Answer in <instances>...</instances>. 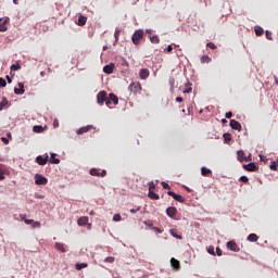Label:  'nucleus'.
Wrapping results in <instances>:
<instances>
[{"instance_id": "obj_1", "label": "nucleus", "mask_w": 278, "mask_h": 278, "mask_svg": "<svg viewBox=\"0 0 278 278\" xmlns=\"http://www.w3.org/2000/svg\"><path fill=\"white\" fill-rule=\"evenodd\" d=\"M110 97V94H108V91L102 90L99 91L97 94V103L98 105H103L105 103V105H108V98Z\"/></svg>"}, {"instance_id": "obj_2", "label": "nucleus", "mask_w": 278, "mask_h": 278, "mask_svg": "<svg viewBox=\"0 0 278 278\" xmlns=\"http://www.w3.org/2000/svg\"><path fill=\"white\" fill-rule=\"evenodd\" d=\"M142 38H144V30L138 29L134 33L131 37V41L135 45H140V41L142 40Z\"/></svg>"}, {"instance_id": "obj_3", "label": "nucleus", "mask_w": 278, "mask_h": 278, "mask_svg": "<svg viewBox=\"0 0 278 278\" xmlns=\"http://www.w3.org/2000/svg\"><path fill=\"white\" fill-rule=\"evenodd\" d=\"M106 105L112 109L114 105H118V97L114 93H109V98L106 100Z\"/></svg>"}, {"instance_id": "obj_4", "label": "nucleus", "mask_w": 278, "mask_h": 278, "mask_svg": "<svg viewBox=\"0 0 278 278\" xmlns=\"http://www.w3.org/2000/svg\"><path fill=\"white\" fill-rule=\"evenodd\" d=\"M35 184H36V186H47V184H49V179H47V177H45L40 174H36L35 175Z\"/></svg>"}, {"instance_id": "obj_5", "label": "nucleus", "mask_w": 278, "mask_h": 278, "mask_svg": "<svg viewBox=\"0 0 278 278\" xmlns=\"http://www.w3.org/2000/svg\"><path fill=\"white\" fill-rule=\"evenodd\" d=\"M36 164L39 166H46L47 162H49V154H46L43 157L42 155H38L35 160Z\"/></svg>"}, {"instance_id": "obj_6", "label": "nucleus", "mask_w": 278, "mask_h": 278, "mask_svg": "<svg viewBox=\"0 0 278 278\" xmlns=\"http://www.w3.org/2000/svg\"><path fill=\"white\" fill-rule=\"evenodd\" d=\"M128 90L136 94L137 92H140V90H142V85H140V83H131L128 87Z\"/></svg>"}, {"instance_id": "obj_7", "label": "nucleus", "mask_w": 278, "mask_h": 278, "mask_svg": "<svg viewBox=\"0 0 278 278\" xmlns=\"http://www.w3.org/2000/svg\"><path fill=\"white\" fill-rule=\"evenodd\" d=\"M227 249H229V251H233V253H240V247H238L236 241L227 242Z\"/></svg>"}, {"instance_id": "obj_8", "label": "nucleus", "mask_w": 278, "mask_h": 278, "mask_svg": "<svg viewBox=\"0 0 278 278\" xmlns=\"http://www.w3.org/2000/svg\"><path fill=\"white\" fill-rule=\"evenodd\" d=\"M8 23H10V17L0 18V31H8Z\"/></svg>"}, {"instance_id": "obj_9", "label": "nucleus", "mask_w": 278, "mask_h": 278, "mask_svg": "<svg viewBox=\"0 0 278 278\" xmlns=\"http://www.w3.org/2000/svg\"><path fill=\"white\" fill-rule=\"evenodd\" d=\"M90 175L92 177H105V175H108V172L106 170H102L100 173L98 168H91L90 169Z\"/></svg>"}, {"instance_id": "obj_10", "label": "nucleus", "mask_w": 278, "mask_h": 278, "mask_svg": "<svg viewBox=\"0 0 278 278\" xmlns=\"http://www.w3.org/2000/svg\"><path fill=\"white\" fill-rule=\"evenodd\" d=\"M167 194L168 197H173L175 201H178V203H185L186 201V199L182 195L177 194L173 191H168Z\"/></svg>"}, {"instance_id": "obj_11", "label": "nucleus", "mask_w": 278, "mask_h": 278, "mask_svg": "<svg viewBox=\"0 0 278 278\" xmlns=\"http://www.w3.org/2000/svg\"><path fill=\"white\" fill-rule=\"evenodd\" d=\"M230 127H231V129H235L236 131H242V125L240 124V122H238L236 119L230 121Z\"/></svg>"}, {"instance_id": "obj_12", "label": "nucleus", "mask_w": 278, "mask_h": 278, "mask_svg": "<svg viewBox=\"0 0 278 278\" xmlns=\"http://www.w3.org/2000/svg\"><path fill=\"white\" fill-rule=\"evenodd\" d=\"M115 66L116 65L114 63H110L109 65H105L103 67V73H105L106 75H112L114 73Z\"/></svg>"}, {"instance_id": "obj_13", "label": "nucleus", "mask_w": 278, "mask_h": 278, "mask_svg": "<svg viewBox=\"0 0 278 278\" xmlns=\"http://www.w3.org/2000/svg\"><path fill=\"white\" fill-rule=\"evenodd\" d=\"M170 264L174 270H181V263H179V261H177V258L173 257L170 260Z\"/></svg>"}, {"instance_id": "obj_14", "label": "nucleus", "mask_w": 278, "mask_h": 278, "mask_svg": "<svg viewBox=\"0 0 278 278\" xmlns=\"http://www.w3.org/2000/svg\"><path fill=\"white\" fill-rule=\"evenodd\" d=\"M91 129H92V125H87L85 127L77 129L76 134H78V136H81L83 134H88V131H90Z\"/></svg>"}, {"instance_id": "obj_15", "label": "nucleus", "mask_w": 278, "mask_h": 278, "mask_svg": "<svg viewBox=\"0 0 278 278\" xmlns=\"http://www.w3.org/2000/svg\"><path fill=\"white\" fill-rule=\"evenodd\" d=\"M18 88H14L15 94H25V85L23 83L17 84Z\"/></svg>"}, {"instance_id": "obj_16", "label": "nucleus", "mask_w": 278, "mask_h": 278, "mask_svg": "<svg viewBox=\"0 0 278 278\" xmlns=\"http://www.w3.org/2000/svg\"><path fill=\"white\" fill-rule=\"evenodd\" d=\"M166 214H167V216H169V218H173V216L177 215V207H175V206L167 207Z\"/></svg>"}, {"instance_id": "obj_17", "label": "nucleus", "mask_w": 278, "mask_h": 278, "mask_svg": "<svg viewBox=\"0 0 278 278\" xmlns=\"http://www.w3.org/2000/svg\"><path fill=\"white\" fill-rule=\"evenodd\" d=\"M243 168L250 173H255V170H257V165H255V163H249L248 165H243Z\"/></svg>"}, {"instance_id": "obj_18", "label": "nucleus", "mask_w": 278, "mask_h": 278, "mask_svg": "<svg viewBox=\"0 0 278 278\" xmlns=\"http://www.w3.org/2000/svg\"><path fill=\"white\" fill-rule=\"evenodd\" d=\"M149 75H150V72L147 68H141L139 72L140 79H148Z\"/></svg>"}, {"instance_id": "obj_19", "label": "nucleus", "mask_w": 278, "mask_h": 278, "mask_svg": "<svg viewBox=\"0 0 278 278\" xmlns=\"http://www.w3.org/2000/svg\"><path fill=\"white\" fill-rule=\"evenodd\" d=\"M86 23H88V17H86L84 15H79L77 25L79 27H84V25H86Z\"/></svg>"}, {"instance_id": "obj_20", "label": "nucleus", "mask_w": 278, "mask_h": 278, "mask_svg": "<svg viewBox=\"0 0 278 278\" xmlns=\"http://www.w3.org/2000/svg\"><path fill=\"white\" fill-rule=\"evenodd\" d=\"M8 174V168L3 165H0V181L5 179V175Z\"/></svg>"}, {"instance_id": "obj_21", "label": "nucleus", "mask_w": 278, "mask_h": 278, "mask_svg": "<svg viewBox=\"0 0 278 278\" xmlns=\"http://www.w3.org/2000/svg\"><path fill=\"white\" fill-rule=\"evenodd\" d=\"M77 224L79 225V227L88 225V216H83L78 218Z\"/></svg>"}, {"instance_id": "obj_22", "label": "nucleus", "mask_w": 278, "mask_h": 278, "mask_svg": "<svg viewBox=\"0 0 278 278\" xmlns=\"http://www.w3.org/2000/svg\"><path fill=\"white\" fill-rule=\"evenodd\" d=\"M49 162L50 164H60V159H58V154L51 153Z\"/></svg>"}, {"instance_id": "obj_23", "label": "nucleus", "mask_w": 278, "mask_h": 278, "mask_svg": "<svg viewBox=\"0 0 278 278\" xmlns=\"http://www.w3.org/2000/svg\"><path fill=\"white\" fill-rule=\"evenodd\" d=\"M201 175L203 177H210V175H212V169H208L207 167H202L201 168Z\"/></svg>"}, {"instance_id": "obj_24", "label": "nucleus", "mask_w": 278, "mask_h": 278, "mask_svg": "<svg viewBox=\"0 0 278 278\" xmlns=\"http://www.w3.org/2000/svg\"><path fill=\"white\" fill-rule=\"evenodd\" d=\"M237 157L239 162H244V160H247V156L244 155V151L242 150L237 151Z\"/></svg>"}, {"instance_id": "obj_25", "label": "nucleus", "mask_w": 278, "mask_h": 278, "mask_svg": "<svg viewBox=\"0 0 278 278\" xmlns=\"http://www.w3.org/2000/svg\"><path fill=\"white\" fill-rule=\"evenodd\" d=\"M148 197L152 201H160V195L157 193H154L153 191H149Z\"/></svg>"}, {"instance_id": "obj_26", "label": "nucleus", "mask_w": 278, "mask_h": 278, "mask_svg": "<svg viewBox=\"0 0 278 278\" xmlns=\"http://www.w3.org/2000/svg\"><path fill=\"white\" fill-rule=\"evenodd\" d=\"M257 240H260V237H257L255 233H250L248 236V241L249 242H257Z\"/></svg>"}, {"instance_id": "obj_27", "label": "nucleus", "mask_w": 278, "mask_h": 278, "mask_svg": "<svg viewBox=\"0 0 278 278\" xmlns=\"http://www.w3.org/2000/svg\"><path fill=\"white\" fill-rule=\"evenodd\" d=\"M55 249H58V251H61V253H66V248H64V243L56 242Z\"/></svg>"}, {"instance_id": "obj_28", "label": "nucleus", "mask_w": 278, "mask_h": 278, "mask_svg": "<svg viewBox=\"0 0 278 278\" xmlns=\"http://www.w3.org/2000/svg\"><path fill=\"white\" fill-rule=\"evenodd\" d=\"M75 268H76V270H81L84 268H88V264L87 263H77L75 265Z\"/></svg>"}, {"instance_id": "obj_29", "label": "nucleus", "mask_w": 278, "mask_h": 278, "mask_svg": "<svg viewBox=\"0 0 278 278\" xmlns=\"http://www.w3.org/2000/svg\"><path fill=\"white\" fill-rule=\"evenodd\" d=\"M210 62H212V58H210L208 55H202L201 58L202 64H210Z\"/></svg>"}, {"instance_id": "obj_30", "label": "nucleus", "mask_w": 278, "mask_h": 278, "mask_svg": "<svg viewBox=\"0 0 278 278\" xmlns=\"http://www.w3.org/2000/svg\"><path fill=\"white\" fill-rule=\"evenodd\" d=\"M169 233H170V236H173V238H176L177 240H181V235H177L176 229H170Z\"/></svg>"}, {"instance_id": "obj_31", "label": "nucleus", "mask_w": 278, "mask_h": 278, "mask_svg": "<svg viewBox=\"0 0 278 278\" xmlns=\"http://www.w3.org/2000/svg\"><path fill=\"white\" fill-rule=\"evenodd\" d=\"M150 41L152 42V45H160V37L152 36L150 37Z\"/></svg>"}, {"instance_id": "obj_32", "label": "nucleus", "mask_w": 278, "mask_h": 278, "mask_svg": "<svg viewBox=\"0 0 278 278\" xmlns=\"http://www.w3.org/2000/svg\"><path fill=\"white\" fill-rule=\"evenodd\" d=\"M254 31H255L256 36H262V34H264V28L257 26L254 28Z\"/></svg>"}, {"instance_id": "obj_33", "label": "nucleus", "mask_w": 278, "mask_h": 278, "mask_svg": "<svg viewBox=\"0 0 278 278\" xmlns=\"http://www.w3.org/2000/svg\"><path fill=\"white\" fill-rule=\"evenodd\" d=\"M33 229H40L41 224L40 222L33 220V224H30Z\"/></svg>"}, {"instance_id": "obj_34", "label": "nucleus", "mask_w": 278, "mask_h": 278, "mask_svg": "<svg viewBox=\"0 0 278 278\" xmlns=\"http://www.w3.org/2000/svg\"><path fill=\"white\" fill-rule=\"evenodd\" d=\"M121 37V29H115V33H114V38H115V42H118V38Z\"/></svg>"}, {"instance_id": "obj_35", "label": "nucleus", "mask_w": 278, "mask_h": 278, "mask_svg": "<svg viewBox=\"0 0 278 278\" xmlns=\"http://www.w3.org/2000/svg\"><path fill=\"white\" fill-rule=\"evenodd\" d=\"M8 105V99L3 98L2 101L0 102V110H3Z\"/></svg>"}, {"instance_id": "obj_36", "label": "nucleus", "mask_w": 278, "mask_h": 278, "mask_svg": "<svg viewBox=\"0 0 278 278\" xmlns=\"http://www.w3.org/2000/svg\"><path fill=\"white\" fill-rule=\"evenodd\" d=\"M225 142H231V135L229 132L224 134Z\"/></svg>"}, {"instance_id": "obj_37", "label": "nucleus", "mask_w": 278, "mask_h": 278, "mask_svg": "<svg viewBox=\"0 0 278 278\" xmlns=\"http://www.w3.org/2000/svg\"><path fill=\"white\" fill-rule=\"evenodd\" d=\"M104 262H106V264H114L115 258L113 256H108L105 257Z\"/></svg>"}, {"instance_id": "obj_38", "label": "nucleus", "mask_w": 278, "mask_h": 278, "mask_svg": "<svg viewBox=\"0 0 278 278\" xmlns=\"http://www.w3.org/2000/svg\"><path fill=\"white\" fill-rule=\"evenodd\" d=\"M11 71H21V64H13L11 65Z\"/></svg>"}, {"instance_id": "obj_39", "label": "nucleus", "mask_w": 278, "mask_h": 278, "mask_svg": "<svg viewBox=\"0 0 278 278\" xmlns=\"http://www.w3.org/2000/svg\"><path fill=\"white\" fill-rule=\"evenodd\" d=\"M122 216H121V214H115L114 216H113V220L115 222V223H119V220H122Z\"/></svg>"}, {"instance_id": "obj_40", "label": "nucleus", "mask_w": 278, "mask_h": 278, "mask_svg": "<svg viewBox=\"0 0 278 278\" xmlns=\"http://www.w3.org/2000/svg\"><path fill=\"white\" fill-rule=\"evenodd\" d=\"M155 190V184L153 181H151L149 184V192H153Z\"/></svg>"}, {"instance_id": "obj_41", "label": "nucleus", "mask_w": 278, "mask_h": 278, "mask_svg": "<svg viewBox=\"0 0 278 278\" xmlns=\"http://www.w3.org/2000/svg\"><path fill=\"white\" fill-rule=\"evenodd\" d=\"M5 86H8V83L5 81V79L0 77V88H5Z\"/></svg>"}, {"instance_id": "obj_42", "label": "nucleus", "mask_w": 278, "mask_h": 278, "mask_svg": "<svg viewBox=\"0 0 278 278\" xmlns=\"http://www.w3.org/2000/svg\"><path fill=\"white\" fill-rule=\"evenodd\" d=\"M265 36H266L267 40H273V33L271 31L266 30Z\"/></svg>"}, {"instance_id": "obj_43", "label": "nucleus", "mask_w": 278, "mask_h": 278, "mask_svg": "<svg viewBox=\"0 0 278 278\" xmlns=\"http://www.w3.org/2000/svg\"><path fill=\"white\" fill-rule=\"evenodd\" d=\"M34 131L40 134V131H42V126H34Z\"/></svg>"}, {"instance_id": "obj_44", "label": "nucleus", "mask_w": 278, "mask_h": 278, "mask_svg": "<svg viewBox=\"0 0 278 278\" xmlns=\"http://www.w3.org/2000/svg\"><path fill=\"white\" fill-rule=\"evenodd\" d=\"M240 181H242L243 184H249V177H247V176H241V177H240Z\"/></svg>"}, {"instance_id": "obj_45", "label": "nucleus", "mask_w": 278, "mask_h": 278, "mask_svg": "<svg viewBox=\"0 0 278 278\" xmlns=\"http://www.w3.org/2000/svg\"><path fill=\"white\" fill-rule=\"evenodd\" d=\"M207 253H210V255H216V253L214 252V247H208Z\"/></svg>"}, {"instance_id": "obj_46", "label": "nucleus", "mask_w": 278, "mask_h": 278, "mask_svg": "<svg viewBox=\"0 0 278 278\" xmlns=\"http://www.w3.org/2000/svg\"><path fill=\"white\" fill-rule=\"evenodd\" d=\"M153 231H155L156 233H163L164 230L159 228V227H152Z\"/></svg>"}, {"instance_id": "obj_47", "label": "nucleus", "mask_w": 278, "mask_h": 278, "mask_svg": "<svg viewBox=\"0 0 278 278\" xmlns=\"http://www.w3.org/2000/svg\"><path fill=\"white\" fill-rule=\"evenodd\" d=\"M206 47H208V49H216V45L214 42H208L206 43Z\"/></svg>"}, {"instance_id": "obj_48", "label": "nucleus", "mask_w": 278, "mask_h": 278, "mask_svg": "<svg viewBox=\"0 0 278 278\" xmlns=\"http://www.w3.org/2000/svg\"><path fill=\"white\" fill-rule=\"evenodd\" d=\"M162 186H163L164 190H170V186L168 184H166L165 181L162 182Z\"/></svg>"}, {"instance_id": "obj_49", "label": "nucleus", "mask_w": 278, "mask_h": 278, "mask_svg": "<svg viewBox=\"0 0 278 278\" xmlns=\"http://www.w3.org/2000/svg\"><path fill=\"white\" fill-rule=\"evenodd\" d=\"M138 212H140V206L130 210V214H137Z\"/></svg>"}, {"instance_id": "obj_50", "label": "nucleus", "mask_w": 278, "mask_h": 278, "mask_svg": "<svg viewBox=\"0 0 278 278\" xmlns=\"http://www.w3.org/2000/svg\"><path fill=\"white\" fill-rule=\"evenodd\" d=\"M269 168L271 169V170H277V163H271L270 164V166H269Z\"/></svg>"}, {"instance_id": "obj_51", "label": "nucleus", "mask_w": 278, "mask_h": 278, "mask_svg": "<svg viewBox=\"0 0 278 278\" xmlns=\"http://www.w3.org/2000/svg\"><path fill=\"white\" fill-rule=\"evenodd\" d=\"M165 51H166L167 53H172V52H173V45L167 46V48L165 49Z\"/></svg>"}, {"instance_id": "obj_52", "label": "nucleus", "mask_w": 278, "mask_h": 278, "mask_svg": "<svg viewBox=\"0 0 278 278\" xmlns=\"http://www.w3.org/2000/svg\"><path fill=\"white\" fill-rule=\"evenodd\" d=\"M53 127H54V128L60 127V121L54 119V121H53Z\"/></svg>"}, {"instance_id": "obj_53", "label": "nucleus", "mask_w": 278, "mask_h": 278, "mask_svg": "<svg viewBox=\"0 0 278 278\" xmlns=\"http://www.w3.org/2000/svg\"><path fill=\"white\" fill-rule=\"evenodd\" d=\"M20 218L25 223V220H27V214H20Z\"/></svg>"}, {"instance_id": "obj_54", "label": "nucleus", "mask_w": 278, "mask_h": 278, "mask_svg": "<svg viewBox=\"0 0 278 278\" xmlns=\"http://www.w3.org/2000/svg\"><path fill=\"white\" fill-rule=\"evenodd\" d=\"M216 253L218 257H220L223 255V250H220V248H216Z\"/></svg>"}, {"instance_id": "obj_55", "label": "nucleus", "mask_w": 278, "mask_h": 278, "mask_svg": "<svg viewBox=\"0 0 278 278\" xmlns=\"http://www.w3.org/2000/svg\"><path fill=\"white\" fill-rule=\"evenodd\" d=\"M143 225H146L147 227H151L153 229V223L151 222H143Z\"/></svg>"}, {"instance_id": "obj_56", "label": "nucleus", "mask_w": 278, "mask_h": 278, "mask_svg": "<svg viewBox=\"0 0 278 278\" xmlns=\"http://www.w3.org/2000/svg\"><path fill=\"white\" fill-rule=\"evenodd\" d=\"M1 140H2V142L4 144H9L10 143V140H8V138H5V137H2Z\"/></svg>"}, {"instance_id": "obj_57", "label": "nucleus", "mask_w": 278, "mask_h": 278, "mask_svg": "<svg viewBox=\"0 0 278 278\" xmlns=\"http://www.w3.org/2000/svg\"><path fill=\"white\" fill-rule=\"evenodd\" d=\"M24 223H25V225H33L34 219H26Z\"/></svg>"}, {"instance_id": "obj_58", "label": "nucleus", "mask_w": 278, "mask_h": 278, "mask_svg": "<svg viewBox=\"0 0 278 278\" xmlns=\"http://www.w3.org/2000/svg\"><path fill=\"white\" fill-rule=\"evenodd\" d=\"M231 116H233V113H232V112H227V113H226V118H231Z\"/></svg>"}, {"instance_id": "obj_59", "label": "nucleus", "mask_w": 278, "mask_h": 278, "mask_svg": "<svg viewBox=\"0 0 278 278\" xmlns=\"http://www.w3.org/2000/svg\"><path fill=\"white\" fill-rule=\"evenodd\" d=\"M176 101H177V103H182V102H184V98L177 97V98H176Z\"/></svg>"}, {"instance_id": "obj_60", "label": "nucleus", "mask_w": 278, "mask_h": 278, "mask_svg": "<svg viewBox=\"0 0 278 278\" xmlns=\"http://www.w3.org/2000/svg\"><path fill=\"white\" fill-rule=\"evenodd\" d=\"M184 92H185V94H188V93L192 92V88H187L184 90Z\"/></svg>"}, {"instance_id": "obj_61", "label": "nucleus", "mask_w": 278, "mask_h": 278, "mask_svg": "<svg viewBox=\"0 0 278 278\" xmlns=\"http://www.w3.org/2000/svg\"><path fill=\"white\" fill-rule=\"evenodd\" d=\"M251 155H249V156H245V160H243V162H251Z\"/></svg>"}, {"instance_id": "obj_62", "label": "nucleus", "mask_w": 278, "mask_h": 278, "mask_svg": "<svg viewBox=\"0 0 278 278\" xmlns=\"http://www.w3.org/2000/svg\"><path fill=\"white\" fill-rule=\"evenodd\" d=\"M8 84H12V78L10 76H7Z\"/></svg>"}, {"instance_id": "obj_63", "label": "nucleus", "mask_w": 278, "mask_h": 278, "mask_svg": "<svg viewBox=\"0 0 278 278\" xmlns=\"http://www.w3.org/2000/svg\"><path fill=\"white\" fill-rule=\"evenodd\" d=\"M13 3H14L15 5H18V0H13Z\"/></svg>"}, {"instance_id": "obj_64", "label": "nucleus", "mask_w": 278, "mask_h": 278, "mask_svg": "<svg viewBox=\"0 0 278 278\" xmlns=\"http://www.w3.org/2000/svg\"><path fill=\"white\" fill-rule=\"evenodd\" d=\"M223 125H225V123H227V119H222Z\"/></svg>"}]
</instances>
